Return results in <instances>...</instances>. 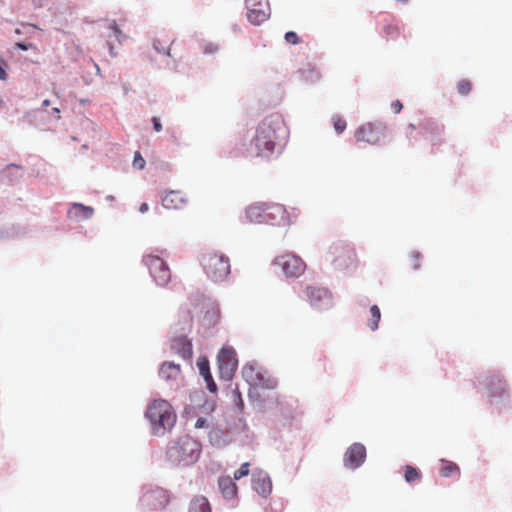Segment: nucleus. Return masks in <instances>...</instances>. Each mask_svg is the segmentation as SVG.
Returning <instances> with one entry per match:
<instances>
[{
	"mask_svg": "<svg viewBox=\"0 0 512 512\" xmlns=\"http://www.w3.org/2000/svg\"><path fill=\"white\" fill-rule=\"evenodd\" d=\"M283 123L278 117H267L255 129L247 153L253 157L269 159L274 153L278 132L283 130Z\"/></svg>",
	"mask_w": 512,
	"mask_h": 512,
	"instance_id": "nucleus-1",
	"label": "nucleus"
},
{
	"mask_svg": "<svg viewBox=\"0 0 512 512\" xmlns=\"http://www.w3.org/2000/svg\"><path fill=\"white\" fill-rule=\"evenodd\" d=\"M201 453V444L190 436H183L167 449L166 456L176 466H188L195 463Z\"/></svg>",
	"mask_w": 512,
	"mask_h": 512,
	"instance_id": "nucleus-2",
	"label": "nucleus"
},
{
	"mask_svg": "<svg viewBox=\"0 0 512 512\" xmlns=\"http://www.w3.org/2000/svg\"><path fill=\"white\" fill-rule=\"evenodd\" d=\"M146 417L149 419L152 433L162 436L176 422V414L170 403L163 399L154 400L147 408Z\"/></svg>",
	"mask_w": 512,
	"mask_h": 512,
	"instance_id": "nucleus-3",
	"label": "nucleus"
},
{
	"mask_svg": "<svg viewBox=\"0 0 512 512\" xmlns=\"http://www.w3.org/2000/svg\"><path fill=\"white\" fill-rule=\"evenodd\" d=\"M246 217L252 223L279 225L286 219V209L277 203H255L247 208Z\"/></svg>",
	"mask_w": 512,
	"mask_h": 512,
	"instance_id": "nucleus-4",
	"label": "nucleus"
},
{
	"mask_svg": "<svg viewBox=\"0 0 512 512\" xmlns=\"http://www.w3.org/2000/svg\"><path fill=\"white\" fill-rule=\"evenodd\" d=\"M201 265L207 277L214 282L226 280L231 272L229 258L213 250L205 251L202 254Z\"/></svg>",
	"mask_w": 512,
	"mask_h": 512,
	"instance_id": "nucleus-5",
	"label": "nucleus"
},
{
	"mask_svg": "<svg viewBox=\"0 0 512 512\" xmlns=\"http://www.w3.org/2000/svg\"><path fill=\"white\" fill-rule=\"evenodd\" d=\"M388 133L387 126L382 122H367L359 126L354 137L357 142H363L369 145H379Z\"/></svg>",
	"mask_w": 512,
	"mask_h": 512,
	"instance_id": "nucleus-6",
	"label": "nucleus"
},
{
	"mask_svg": "<svg viewBox=\"0 0 512 512\" xmlns=\"http://www.w3.org/2000/svg\"><path fill=\"white\" fill-rule=\"evenodd\" d=\"M329 255L336 269L347 270L357 265L355 250L349 245L335 243L330 247Z\"/></svg>",
	"mask_w": 512,
	"mask_h": 512,
	"instance_id": "nucleus-7",
	"label": "nucleus"
},
{
	"mask_svg": "<svg viewBox=\"0 0 512 512\" xmlns=\"http://www.w3.org/2000/svg\"><path fill=\"white\" fill-rule=\"evenodd\" d=\"M304 293L310 306L318 312L329 311L335 305L332 293L324 287L307 286Z\"/></svg>",
	"mask_w": 512,
	"mask_h": 512,
	"instance_id": "nucleus-8",
	"label": "nucleus"
},
{
	"mask_svg": "<svg viewBox=\"0 0 512 512\" xmlns=\"http://www.w3.org/2000/svg\"><path fill=\"white\" fill-rule=\"evenodd\" d=\"M143 262L148 267L150 275L158 285L165 286L170 282L171 271L161 257L151 254L146 255L143 258Z\"/></svg>",
	"mask_w": 512,
	"mask_h": 512,
	"instance_id": "nucleus-9",
	"label": "nucleus"
},
{
	"mask_svg": "<svg viewBox=\"0 0 512 512\" xmlns=\"http://www.w3.org/2000/svg\"><path fill=\"white\" fill-rule=\"evenodd\" d=\"M168 502V491L160 487L147 490L140 499V505L144 511L161 510L165 508Z\"/></svg>",
	"mask_w": 512,
	"mask_h": 512,
	"instance_id": "nucleus-10",
	"label": "nucleus"
},
{
	"mask_svg": "<svg viewBox=\"0 0 512 512\" xmlns=\"http://www.w3.org/2000/svg\"><path fill=\"white\" fill-rule=\"evenodd\" d=\"M217 361L221 378L231 379L238 366L235 350L232 347H223L218 353Z\"/></svg>",
	"mask_w": 512,
	"mask_h": 512,
	"instance_id": "nucleus-11",
	"label": "nucleus"
},
{
	"mask_svg": "<svg viewBox=\"0 0 512 512\" xmlns=\"http://www.w3.org/2000/svg\"><path fill=\"white\" fill-rule=\"evenodd\" d=\"M275 264L281 267L287 277H299L306 269L304 261L293 254H285L277 257Z\"/></svg>",
	"mask_w": 512,
	"mask_h": 512,
	"instance_id": "nucleus-12",
	"label": "nucleus"
},
{
	"mask_svg": "<svg viewBox=\"0 0 512 512\" xmlns=\"http://www.w3.org/2000/svg\"><path fill=\"white\" fill-rule=\"evenodd\" d=\"M247 18L254 25H260L270 16L268 0H245Z\"/></svg>",
	"mask_w": 512,
	"mask_h": 512,
	"instance_id": "nucleus-13",
	"label": "nucleus"
},
{
	"mask_svg": "<svg viewBox=\"0 0 512 512\" xmlns=\"http://www.w3.org/2000/svg\"><path fill=\"white\" fill-rule=\"evenodd\" d=\"M487 396L493 398L507 392V383L499 373L487 375L480 381Z\"/></svg>",
	"mask_w": 512,
	"mask_h": 512,
	"instance_id": "nucleus-14",
	"label": "nucleus"
},
{
	"mask_svg": "<svg viewBox=\"0 0 512 512\" xmlns=\"http://www.w3.org/2000/svg\"><path fill=\"white\" fill-rule=\"evenodd\" d=\"M366 459V448L361 443H353L344 454V465L350 469L361 466Z\"/></svg>",
	"mask_w": 512,
	"mask_h": 512,
	"instance_id": "nucleus-15",
	"label": "nucleus"
},
{
	"mask_svg": "<svg viewBox=\"0 0 512 512\" xmlns=\"http://www.w3.org/2000/svg\"><path fill=\"white\" fill-rule=\"evenodd\" d=\"M443 126L438 125L434 121L425 120L420 124L419 134L431 143V145H439L442 142Z\"/></svg>",
	"mask_w": 512,
	"mask_h": 512,
	"instance_id": "nucleus-16",
	"label": "nucleus"
},
{
	"mask_svg": "<svg viewBox=\"0 0 512 512\" xmlns=\"http://www.w3.org/2000/svg\"><path fill=\"white\" fill-rule=\"evenodd\" d=\"M252 487L259 495L267 497L272 491V482L269 475L262 470L254 471Z\"/></svg>",
	"mask_w": 512,
	"mask_h": 512,
	"instance_id": "nucleus-17",
	"label": "nucleus"
},
{
	"mask_svg": "<svg viewBox=\"0 0 512 512\" xmlns=\"http://www.w3.org/2000/svg\"><path fill=\"white\" fill-rule=\"evenodd\" d=\"M188 199L182 191L172 190L162 197V205L166 209L179 210L187 205Z\"/></svg>",
	"mask_w": 512,
	"mask_h": 512,
	"instance_id": "nucleus-18",
	"label": "nucleus"
},
{
	"mask_svg": "<svg viewBox=\"0 0 512 512\" xmlns=\"http://www.w3.org/2000/svg\"><path fill=\"white\" fill-rule=\"evenodd\" d=\"M197 366H198V369H199V372H200L201 376L204 378V380L206 382L207 389L210 392L215 393L217 391V385L214 382L212 374L210 372V367H209L208 360L205 359V358L204 359H200L198 361V363H197Z\"/></svg>",
	"mask_w": 512,
	"mask_h": 512,
	"instance_id": "nucleus-19",
	"label": "nucleus"
},
{
	"mask_svg": "<svg viewBox=\"0 0 512 512\" xmlns=\"http://www.w3.org/2000/svg\"><path fill=\"white\" fill-rule=\"evenodd\" d=\"M159 375L164 380H177L181 376V368L173 362H164L160 368Z\"/></svg>",
	"mask_w": 512,
	"mask_h": 512,
	"instance_id": "nucleus-20",
	"label": "nucleus"
},
{
	"mask_svg": "<svg viewBox=\"0 0 512 512\" xmlns=\"http://www.w3.org/2000/svg\"><path fill=\"white\" fill-rule=\"evenodd\" d=\"M173 348L181 355L184 359H190L192 357V344L186 337H180L173 341Z\"/></svg>",
	"mask_w": 512,
	"mask_h": 512,
	"instance_id": "nucleus-21",
	"label": "nucleus"
},
{
	"mask_svg": "<svg viewBox=\"0 0 512 512\" xmlns=\"http://www.w3.org/2000/svg\"><path fill=\"white\" fill-rule=\"evenodd\" d=\"M218 485L222 495L225 498L231 499L236 496L237 486L230 477L220 478L218 481Z\"/></svg>",
	"mask_w": 512,
	"mask_h": 512,
	"instance_id": "nucleus-22",
	"label": "nucleus"
},
{
	"mask_svg": "<svg viewBox=\"0 0 512 512\" xmlns=\"http://www.w3.org/2000/svg\"><path fill=\"white\" fill-rule=\"evenodd\" d=\"M93 215V209L91 207L84 206L83 204L75 203L68 211L70 218H83L89 219Z\"/></svg>",
	"mask_w": 512,
	"mask_h": 512,
	"instance_id": "nucleus-23",
	"label": "nucleus"
},
{
	"mask_svg": "<svg viewBox=\"0 0 512 512\" xmlns=\"http://www.w3.org/2000/svg\"><path fill=\"white\" fill-rule=\"evenodd\" d=\"M188 512H212L209 501L204 496H195L190 504Z\"/></svg>",
	"mask_w": 512,
	"mask_h": 512,
	"instance_id": "nucleus-24",
	"label": "nucleus"
},
{
	"mask_svg": "<svg viewBox=\"0 0 512 512\" xmlns=\"http://www.w3.org/2000/svg\"><path fill=\"white\" fill-rule=\"evenodd\" d=\"M370 313L371 319L368 321L367 325L372 331H375L378 328V324L381 319V312L377 305H372Z\"/></svg>",
	"mask_w": 512,
	"mask_h": 512,
	"instance_id": "nucleus-25",
	"label": "nucleus"
},
{
	"mask_svg": "<svg viewBox=\"0 0 512 512\" xmlns=\"http://www.w3.org/2000/svg\"><path fill=\"white\" fill-rule=\"evenodd\" d=\"M457 473H459V467L455 463L442 460L441 475L443 477H451Z\"/></svg>",
	"mask_w": 512,
	"mask_h": 512,
	"instance_id": "nucleus-26",
	"label": "nucleus"
},
{
	"mask_svg": "<svg viewBox=\"0 0 512 512\" xmlns=\"http://www.w3.org/2000/svg\"><path fill=\"white\" fill-rule=\"evenodd\" d=\"M472 90V83L468 79H462L457 84V91L459 94L466 96Z\"/></svg>",
	"mask_w": 512,
	"mask_h": 512,
	"instance_id": "nucleus-27",
	"label": "nucleus"
},
{
	"mask_svg": "<svg viewBox=\"0 0 512 512\" xmlns=\"http://www.w3.org/2000/svg\"><path fill=\"white\" fill-rule=\"evenodd\" d=\"M332 122H333L334 129L338 134H341L345 131V129L347 127V123H346V120L343 119L341 116L334 115L332 117Z\"/></svg>",
	"mask_w": 512,
	"mask_h": 512,
	"instance_id": "nucleus-28",
	"label": "nucleus"
},
{
	"mask_svg": "<svg viewBox=\"0 0 512 512\" xmlns=\"http://www.w3.org/2000/svg\"><path fill=\"white\" fill-rule=\"evenodd\" d=\"M404 477L407 482H413L420 478V473L416 468L407 465L405 468Z\"/></svg>",
	"mask_w": 512,
	"mask_h": 512,
	"instance_id": "nucleus-29",
	"label": "nucleus"
},
{
	"mask_svg": "<svg viewBox=\"0 0 512 512\" xmlns=\"http://www.w3.org/2000/svg\"><path fill=\"white\" fill-rule=\"evenodd\" d=\"M250 464L248 462L243 463L238 470L234 472V479L239 480L247 476L250 472Z\"/></svg>",
	"mask_w": 512,
	"mask_h": 512,
	"instance_id": "nucleus-30",
	"label": "nucleus"
},
{
	"mask_svg": "<svg viewBox=\"0 0 512 512\" xmlns=\"http://www.w3.org/2000/svg\"><path fill=\"white\" fill-rule=\"evenodd\" d=\"M421 254L417 251H414L411 253L410 255V261H411V265H412V268L417 270L420 268L421 266Z\"/></svg>",
	"mask_w": 512,
	"mask_h": 512,
	"instance_id": "nucleus-31",
	"label": "nucleus"
},
{
	"mask_svg": "<svg viewBox=\"0 0 512 512\" xmlns=\"http://www.w3.org/2000/svg\"><path fill=\"white\" fill-rule=\"evenodd\" d=\"M145 160L141 156L140 152H136L133 159V166L139 170H142L145 167Z\"/></svg>",
	"mask_w": 512,
	"mask_h": 512,
	"instance_id": "nucleus-32",
	"label": "nucleus"
},
{
	"mask_svg": "<svg viewBox=\"0 0 512 512\" xmlns=\"http://www.w3.org/2000/svg\"><path fill=\"white\" fill-rule=\"evenodd\" d=\"M285 40L289 44L296 45L300 42L299 36L294 31H289L285 34Z\"/></svg>",
	"mask_w": 512,
	"mask_h": 512,
	"instance_id": "nucleus-33",
	"label": "nucleus"
},
{
	"mask_svg": "<svg viewBox=\"0 0 512 512\" xmlns=\"http://www.w3.org/2000/svg\"><path fill=\"white\" fill-rule=\"evenodd\" d=\"M233 395H234V401L236 403V405L242 409L243 406H244V403H243V399L241 397V393L240 391L238 390V388H236L233 392Z\"/></svg>",
	"mask_w": 512,
	"mask_h": 512,
	"instance_id": "nucleus-34",
	"label": "nucleus"
},
{
	"mask_svg": "<svg viewBox=\"0 0 512 512\" xmlns=\"http://www.w3.org/2000/svg\"><path fill=\"white\" fill-rule=\"evenodd\" d=\"M15 48L17 49H21V50H24V51H27L29 49H36V47L34 46V44L32 43H25V42H17L15 43Z\"/></svg>",
	"mask_w": 512,
	"mask_h": 512,
	"instance_id": "nucleus-35",
	"label": "nucleus"
},
{
	"mask_svg": "<svg viewBox=\"0 0 512 512\" xmlns=\"http://www.w3.org/2000/svg\"><path fill=\"white\" fill-rule=\"evenodd\" d=\"M110 28L113 31V37H115L118 42H121V38L123 36L122 31L118 28V26L115 23H113L110 26Z\"/></svg>",
	"mask_w": 512,
	"mask_h": 512,
	"instance_id": "nucleus-36",
	"label": "nucleus"
},
{
	"mask_svg": "<svg viewBox=\"0 0 512 512\" xmlns=\"http://www.w3.org/2000/svg\"><path fill=\"white\" fill-rule=\"evenodd\" d=\"M416 131V126L412 123H410L407 127H406V130H405V135L406 137L411 140L414 138V133Z\"/></svg>",
	"mask_w": 512,
	"mask_h": 512,
	"instance_id": "nucleus-37",
	"label": "nucleus"
},
{
	"mask_svg": "<svg viewBox=\"0 0 512 512\" xmlns=\"http://www.w3.org/2000/svg\"><path fill=\"white\" fill-rule=\"evenodd\" d=\"M6 67H7L6 62L3 59H0V79L1 80H6L8 77V74L5 70Z\"/></svg>",
	"mask_w": 512,
	"mask_h": 512,
	"instance_id": "nucleus-38",
	"label": "nucleus"
},
{
	"mask_svg": "<svg viewBox=\"0 0 512 512\" xmlns=\"http://www.w3.org/2000/svg\"><path fill=\"white\" fill-rule=\"evenodd\" d=\"M403 108V105L402 103L399 101V100H395L394 102H392L391 104V109L393 110V112L395 114H398L400 113V111L402 110Z\"/></svg>",
	"mask_w": 512,
	"mask_h": 512,
	"instance_id": "nucleus-39",
	"label": "nucleus"
},
{
	"mask_svg": "<svg viewBox=\"0 0 512 512\" xmlns=\"http://www.w3.org/2000/svg\"><path fill=\"white\" fill-rule=\"evenodd\" d=\"M153 128L156 132H160L162 130V124L160 122V119L158 117L152 118Z\"/></svg>",
	"mask_w": 512,
	"mask_h": 512,
	"instance_id": "nucleus-40",
	"label": "nucleus"
},
{
	"mask_svg": "<svg viewBox=\"0 0 512 512\" xmlns=\"http://www.w3.org/2000/svg\"><path fill=\"white\" fill-rule=\"evenodd\" d=\"M208 423H207V420L205 418H198L197 421L195 422V428L197 429H200V428H205L207 427Z\"/></svg>",
	"mask_w": 512,
	"mask_h": 512,
	"instance_id": "nucleus-41",
	"label": "nucleus"
},
{
	"mask_svg": "<svg viewBox=\"0 0 512 512\" xmlns=\"http://www.w3.org/2000/svg\"><path fill=\"white\" fill-rule=\"evenodd\" d=\"M148 209H149V206H148V204H147V203H142V204L140 205V207H139V211H140L141 213H145V212H147V211H148Z\"/></svg>",
	"mask_w": 512,
	"mask_h": 512,
	"instance_id": "nucleus-42",
	"label": "nucleus"
},
{
	"mask_svg": "<svg viewBox=\"0 0 512 512\" xmlns=\"http://www.w3.org/2000/svg\"><path fill=\"white\" fill-rule=\"evenodd\" d=\"M23 28L29 29V30H37L38 29L37 26L33 25V24L23 25Z\"/></svg>",
	"mask_w": 512,
	"mask_h": 512,
	"instance_id": "nucleus-43",
	"label": "nucleus"
},
{
	"mask_svg": "<svg viewBox=\"0 0 512 512\" xmlns=\"http://www.w3.org/2000/svg\"><path fill=\"white\" fill-rule=\"evenodd\" d=\"M49 105H50V101H49L48 99H46V100H44V101L42 102V106H43V107H48Z\"/></svg>",
	"mask_w": 512,
	"mask_h": 512,
	"instance_id": "nucleus-44",
	"label": "nucleus"
},
{
	"mask_svg": "<svg viewBox=\"0 0 512 512\" xmlns=\"http://www.w3.org/2000/svg\"><path fill=\"white\" fill-rule=\"evenodd\" d=\"M109 49H110V54H111L112 56H115V55H116V53H114V51H113V46H112V45H110Z\"/></svg>",
	"mask_w": 512,
	"mask_h": 512,
	"instance_id": "nucleus-45",
	"label": "nucleus"
},
{
	"mask_svg": "<svg viewBox=\"0 0 512 512\" xmlns=\"http://www.w3.org/2000/svg\"><path fill=\"white\" fill-rule=\"evenodd\" d=\"M15 33H16V34H21V33H22V31H21V29L17 28V29L15 30Z\"/></svg>",
	"mask_w": 512,
	"mask_h": 512,
	"instance_id": "nucleus-46",
	"label": "nucleus"
},
{
	"mask_svg": "<svg viewBox=\"0 0 512 512\" xmlns=\"http://www.w3.org/2000/svg\"><path fill=\"white\" fill-rule=\"evenodd\" d=\"M215 50H216V47H214V48H213V49H211V50H208V49L206 48V49H205V52H213V51H215Z\"/></svg>",
	"mask_w": 512,
	"mask_h": 512,
	"instance_id": "nucleus-47",
	"label": "nucleus"
},
{
	"mask_svg": "<svg viewBox=\"0 0 512 512\" xmlns=\"http://www.w3.org/2000/svg\"><path fill=\"white\" fill-rule=\"evenodd\" d=\"M53 110L56 112V113H59L60 110L58 108H53Z\"/></svg>",
	"mask_w": 512,
	"mask_h": 512,
	"instance_id": "nucleus-48",
	"label": "nucleus"
},
{
	"mask_svg": "<svg viewBox=\"0 0 512 512\" xmlns=\"http://www.w3.org/2000/svg\"><path fill=\"white\" fill-rule=\"evenodd\" d=\"M155 49H156L158 52H162V50H160V49H159V47H157L156 45H155Z\"/></svg>",
	"mask_w": 512,
	"mask_h": 512,
	"instance_id": "nucleus-49",
	"label": "nucleus"
},
{
	"mask_svg": "<svg viewBox=\"0 0 512 512\" xmlns=\"http://www.w3.org/2000/svg\"><path fill=\"white\" fill-rule=\"evenodd\" d=\"M2 103H3L2 99L0 98V108L2 107Z\"/></svg>",
	"mask_w": 512,
	"mask_h": 512,
	"instance_id": "nucleus-50",
	"label": "nucleus"
}]
</instances>
